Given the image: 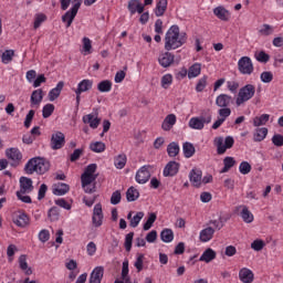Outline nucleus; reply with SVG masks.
Segmentation results:
<instances>
[{
  "label": "nucleus",
  "instance_id": "f257e3e1",
  "mask_svg": "<svg viewBox=\"0 0 283 283\" xmlns=\"http://www.w3.org/2000/svg\"><path fill=\"white\" fill-rule=\"evenodd\" d=\"M187 43V33H180V28L178 25H172L166 32L165 36V50L170 52V50H178Z\"/></svg>",
  "mask_w": 283,
  "mask_h": 283
},
{
  "label": "nucleus",
  "instance_id": "f03ea898",
  "mask_svg": "<svg viewBox=\"0 0 283 283\" xmlns=\"http://www.w3.org/2000/svg\"><path fill=\"white\" fill-rule=\"evenodd\" d=\"M24 171L29 176H32L34 171L35 174L43 175L46 171H50V161L42 157L31 158L24 166Z\"/></svg>",
  "mask_w": 283,
  "mask_h": 283
},
{
  "label": "nucleus",
  "instance_id": "7ed1b4c3",
  "mask_svg": "<svg viewBox=\"0 0 283 283\" xmlns=\"http://www.w3.org/2000/svg\"><path fill=\"white\" fill-rule=\"evenodd\" d=\"M255 96V86L253 84H247L245 86L241 87L237 97V107L247 103V101H251Z\"/></svg>",
  "mask_w": 283,
  "mask_h": 283
},
{
  "label": "nucleus",
  "instance_id": "20e7f679",
  "mask_svg": "<svg viewBox=\"0 0 283 283\" xmlns=\"http://www.w3.org/2000/svg\"><path fill=\"white\" fill-rule=\"evenodd\" d=\"M214 145L217 147V154L222 156L223 154H227V149H231L233 145H235V139L231 136H227L226 138L216 137Z\"/></svg>",
  "mask_w": 283,
  "mask_h": 283
},
{
  "label": "nucleus",
  "instance_id": "39448f33",
  "mask_svg": "<svg viewBox=\"0 0 283 283\" xmlns=\"http://www.w3.org/2000/svg\"><path fill=\"white\" fill-rule=\"evenodd\" d=\"M73 7L71 10L66 11L64 15H62L63 23H66V28H70L76 19V14H78V10L81 9V3L83 0H73Z\"/></svg>",
  "mask_w": 283,
  "mask_h": 283
},
{
  "label": "nucleus",
  "instance_id": "423d86ee",
  "mask_svg": "<svg viewBox=\"0 0 283 283\" xmlns=\"http://www.w3.org/2000/svg\"><path fill=\"white\" fill-rule=\"evenodd\" d=\"M151 169H154V166H151V165L143 166L136 172V176H135L136 182H138V185H145V184L149 182V178H151Z\"/></svg>",
  "mask_w": 283,
  "mask_h": 283
},
{
  "label": "nucleus",
  "instance_id": "0eeeda50",
  "mask_svg": "<svg viewBox=\"0 0 283 283\" xmlns=\"http://www.w3.org/2000/svg\"><path fill=\"white\" fill-rule=\"evenodd\" d=\"M238 70L240 74H247L248 76H251L253 74V61H251V57L249 56H242L238 61Z\"/></svg>",
  "mask_w": 283,
  "mask_h": 283
},
{
  "label": "nucleus",
  "instance_id": "6e6552de",
  "mask_svg": "<svg viewBox=\"0 0 283 283\" xmlns=\"http://www.w3.org/2000/svg\"><path fill=\"white\" fill-rule=\"evenodd\" d=\"M96 164H90L82 174L81 180H84L86 184L96 182V178H98V175H96Z\"/></svg>",
  "mask_w": 283,
  "mask_h": 283
},
{
  "label": "nucleus",
  "instance_id": "1a4fd4ad",
  "mask_svg": "<svg viewBox=\"0 0 283 283\" xmlns=\"http://www.w3.org/2000/svg\"><path fill=\"white\" fill-rule=\"evenodd\" d=\"M6 156L9 158V160H12V167H19L21 160H23V155L19 148H8L6 150Z\"/></svg>",
  "mask_w": 283,
  "mask_h": 283
},
{
  "label": "nucleus",
  "instance_id": "9d476101",
  "mask_svg": "<svg viewBox=\"0 0 283 283\" xmlns=\"http://www.w3.org/2000/svg\"><path fill=\"white\" fill-rule=\"evenodd\" d=\"M51 149H53L54 151H56V149H63V147L65 146V134H63L62 132H55L52 136H51Z\"/></svg>",
  "mask_w": 283,
  "mask_h": 283
},
{
  "label": "nucleus",
  "instance_id": "9b49d317",
  "mask_svg": "<svg viewBox=\"0 0 283 283\" xmlns=\"http://www.w3.org/2000/svg\"><path fill=\"white\" fill-rule=\"evenodd\" d=\"M103 275H105V268L96 266L90 274L88 283L103 282Z\"/></svg>",
  "mask_w": 283,
  "mask_h": 283
},
{
  "label": "nucleus",
  "instance_id": "f8f14e48",
  "mask_svg": "<svg viewBox=\"0 0 283 283\" xmlns=\"http://www.w3.org/2000/svg\"><path fill=\"white\" fill-rule=\"evenodd\" d=\"M34 191V186L32 185V180L28 177L20 178V190L19 193H32Z\"/></svg>",
  "mask_w": 283,
  "mask_h": 283
},
{
  "label": "nucleus",
  "instance_id": "ddd939ff",
  "mask_svg": "<svg viewBox=\"0 0 283 283\" xmlns=\"http://www.w3.org/2000/svg\"><path fill=\"white\" fill-rule=\"evenodd\" d=\"M92 221L94 227H101L103 224V206L101 203L95 205Z\"/></svg>",
  "mask_w": 283,
  "mask_h": 283
},
{
  "label": "nucleus",
  "instance_id": "4468645a",
  "mask_svg": "<svg viewBox=\"0 0 283 283\" xmlns=\"http://www.w3.org/2000/svg\"><path fill=\"white\" fill-rule=\"evenodd\" d=\"M176 57L174 54L169 52H164L159 54L158 63L159 65H161V67H171Z\"/></svg>",
  "mask_w": 283,
  "mask_h": 283
},
{
  "label": "nucleus",
  "instance_id": "2eb2a0df",
  "mask_svg": "<svg viewBox=\"0 0 283 283\" xmlns=\"http://www.w3.org/2000/svg\"><path fill=\"white\" fill-rule=\"evenodd\" d=\"M180 169V164L177 161H169L166 167L164 168V176L165 178L174 177L178 174Z\"/></svg>",
  "mask_w": 283,
  "mask_h": 283
},
{
  "label": "nucleus",
  "instance_id": "dca6fc26",
  "mask_svg": "<svg viewBox=\"0 0 283 283\" xmlns=\"http://www.w3.org/2000/svg\"><path fill=\"white\" fill-rule=\"evenodd\" d=\"M213 14L217 19H220V21H229L231 19V12L222 6L214 8Z\"/></svg>",
  "mask_w": 283,
  "mask_h": 283
},
{
  "label": "nucleus",
  "instance_id": "f3484780",
  "mask_svg": "<svg viewBox=\"0 0 283 283\" xmlns=\"http://www.w3.org/2000/svg\"><path fill=\"white\" fill-rule=\"evenodd\" d=\"M232 103H233V97H231V95L220 94L216 98L217 107H230Z\"/></svg>",
  "mask_w": 283,
  "mask_h": 283
},
{
  "label": "nucleus",
  "instance_id": "a211bd4d",
  "mask_svg": "<svg viewBox=\"0 0 283 283\" xmlns=\"http://www.w3.org/2000/svg\"><path fill=\"white\" fill-rule=\"evenodd\" d=\"M189 180L193 187H200L202 185V170L192 169L189 174Z\"/></svg>",
  "mask_w": 283,
  "mask_h": 283
},
{
  "label": "nucleus",
  "instance_id": "6ab92c4d",
  "mask_svg": "<svg viewBox=\"0 0 283 283\" xmlns=\"http://www.w3.org/2000/svg\"><path fill=\"white\" fill-rule=\"evenodd\" d=\"M176 120L177 118L175 114L167 115L161 124V128L164 129V132H171L174 125H176Z\"/></svg>",
  "mask_w": 283,
  "mask_h": 283
},
{
  "label": "nucleus",
  "instance_id": "aec40b11",
  "mask_svg": "<svg viewBox=\"0 0 283 283\" xmlns=\"http://www.w3.org/2000/svg\"><path fill=\"white\" fill-rule=\"evenodd\" d=\"M253 277V271L249 270V268H243L239 271V280L243 283H252Z\"/></svg>",
  "mask_w": 283,
  "mask_h": 283
},
{
  "label": "nucleus",
  "instance_id": "412c9836",
  "mask_svg": "<svg viewBox=\"0 0 283 283\" xmlns=\"http://www.w3.org/2000/svg\"><path fill=\"white\" fill-rule=\"evenodd\" d=\"M83 123L85 125H90V127L92 129H97L98 125H101V118H98V117L94 118L93 114H87V115L83 116Z\"/></svg>",
  "mask_w": 283,
  "mask_h": 283
},
{
  "label": "nucleus",
  "instance_id": "4be33fe9",
  "mask_svg": "<svg viewBox=\"0 0 283 283\" xmlns=\"http://www.w3.org/2000/svg\"><path fill=\"white\" fill-rule=\"evenodd\" d=\"M63 87H65V83L63 81L59 82L56 87L52 88L49 92V101L54 102L59 96H61V92H63Z\"/></svg>",
  "mask_w": 283,
  "mask_h": 283
},
{
  "label": "nucleus",
  "instance_id": "5701e85b",
  "mask_svg": "<svg viewBox=\"0 0 283 283\" xmlns=\"http://www.w3.org/2000/svg\"><path fill=\"white\" fill-rule=\"evenodd\" d=\"M217 253L213 249L208 248L199 258V262H206L209 264V262H213L216 260Z\"/></svg>",
  "mask_w": 283,
  "mask_h": 283
},
{
  "label": "nucleus",
  "instance_id": "b1692460",
  "mask_svg": "<svg viewBox=\"0 0 283 283\" xmlns=\"http://www.w3.org/2000/svg\"><path fill=\"white\" fill-rule=\"evenodd\" d=\"M43 102V90L38 88L32 92L31 94V107H34V105H41Z\"/></svg>",
  "mask_w": 283,
  "mask_h": 283
},
{
  "label": "nucleus",
  "instance_id": "393cba45",
  "mask_svg": "<svg viewBox=\"0 0 283 283\" xmlns=\"http://www.w3.org/2000/svg\"><path fill=\"white\" fill-rule=\"evenodd\" d=\"M213 233H216V230L211 227H208L200 231L199 240L202 242H209L213 238Z\"/></svg>",
  "mask_w": 283,
  "mask_h": 283
},
{
  "label": "nucleus",
  "instance_id": "a878e982",
  "mask_svg": "<svg viewBox=\"0 0 283 283\" xmlns=\"http://www.w3.org/2000/svg\"><path fill=\"white\" fill-rule=\"evenodd\" d=\"M92 85H94V82L92 80H83L78 83L75 92H77V94H83V92H90V90H92Z\"/></svg>",
  "mask_w": 283,
  "mask_h": 283
},
{
  "label": "nucleus",
  "instance_id": "bb28decb",
  "mask_svg": "<svg viewBox=\"0 0 283 283\" xmlns=\"http://www.w3.org/2000/svg\"><path fill=\"white\" fill-rule=\"evenodd\" d=\"M19 266L24 274L32 275V268L28 266V256L25 254L19 256Z\"/></svg>",
  "mask_w": 283,
  "mask_h": 283
},
{
  "label": "nucleus",
  "instance_id": "cd10ccee",
  "mask_svg": "<svg viewBox=\"0 0 283 283\" xmlns=\"http://www.w3.org/2000/svg\"><path fill=\"white\" fill-rule=\"evenodd\" d=\"M182 151H184L185 158H191L196 154V147L193 146V144L189 142H185L182 144Z\"/></svg>",
  "mask_w": 283,
  "mask_h": 283
},
{
  "label": "nucleus",
  "instance_id": "c85d7f7f",
  "mask_svg": "<svg viewBox=\"0 0 283 283\" xmlns=\"http://www.w3.org/2000/svg\"><path fill=\"white\" fill-rule=\"evenodd\" d=\"M14 224H17V227H21L22 229L28 227V224H30V217H28L27 213H20L14 220H13Z\"/></svg>",
  "mask_w": 283,
  "mask_h": 283
},
{
  "label": "nucleus",
  "instance_id": "c756f323",
  "mask_svg": "<svg viewBox=\"0 0 283 283\" xmlns=\"http://www.w3.org/2000/svg\"><path fill=\"white\" fill-rule=\"evenodd\" d=\"M268 134H269V128L266 127L256 128L254 132L253 139L255 143H262V140L266 138Z\"/></svg>",
  "mask_w": 283,
  "mask_h": 283
},
{
  "label": "nucleus",
  "instance_id": "7c9ffc66",
  "mask_svg": "<svg viewBox=\"0 0 283 283\" xmlns=\"http://www.w3.org/2000/svg\"><path fill=\"white\" fill-rule=\"evenodd\" d=\"M200 72H202V65L200 63H195L188 70V78H196V76H200Z\"/></svg>",
  "mask_w": 283,
  "mask_h": 283
},
{
  "label": "nucleus",
  "instance_id": "2f4dec72",
  "mask_svg": "<svg viewBox=\"0 0 283 283\" xmlns=\"http://www.w3.org/2000/svg\"><path fill=\"white\" fill-rule=\"evenodd\" d=\"M241 211V218L243 222H247V224H251L253 222V213L249 211V208L247 206H240Z\"/></svg>",
  "mask_w": 283,
  "mask_h": 283
},
{
  "label": "nucleus",
  "instance_id": "473e14b6",
  "mask_svg": "<svg viewBox=\"0 0 283 283\" xmlns=\"http://www.w3.org/2000/svg\"><path fill=\"white\" fill-rule=\"evenodd\" d=\"M139 197L140 192H138V189H135L134 186L128 188V190L126 191V199L128 202H136Z\"/></svg>",
  "mask_w": 283,
  "mask_h": 283
},
{
  "label": "nucleus",
  "instance_id": "72a5a7b5",
  "mask_svg": "<svg viewBox=\"0 0 283 283\" xmlns=\"http://www.w3.org/2000/svg\"><path fill=\"white\" fill-rule=\"evenodd\" d=\"M189 127L190 129H205V124L202 122V117H192L189 120Z\"/></svg>",
  "mask_w": 283,
  "mask_h": 283
},
{
  "label": "nucleus",
  "instance_id": "f704fd0d",
  "mask_svg": "<svg viewBox=\"0 0 283 283\" xmlns=\"http://www.w3.org/2000/svg\"><path fill=\"white\" fill-rule=\"evenodd\" d=\"M167 12V0H158L157 6L155 8L156 17H163Z\"/></svg>",
  "mask_w": 283,
  "mask_h": 283
},
{
  "label": "nucleus",
  "instance_id": "c9c22d12",
  "mask_svg": "<svg viewBox=\"0 0 283 283\" xmlns=\"http://www.w3.org/2000/svg\"><path fill=\"white\" fill-rule=\"evenodd\" d=\"M167 151H168V156H170V158H176V156H178V154H180V146L178 145V143L172 142L168 145Z\"/></svg>",
  "mask_w": 283,
  "mask_h": 283
},
{
  "label": "nucleus",
  "instance_id": "e433bc0d",
  "mask_svg": "<svg viewBox=\"0 0 283 283\" xmlns=\"http://www.w3.org/2000/svg\"><path fill=\"white\" fill-rule=\"evenodd\" d=\"M122 280L124 282L132 283V279L129 277V261L128 260H125L123 262Z\"/></svg>",
  "mask_w": 283,
  "mask_h": 283
},
{
  "label": "nucleus",
  "instance_id": "4c0bfd02",
  "mask_svg": "<svg viewBox=\"0 0 283 283\" xmlns=\"http://www.w3.org/2000/svg\"><path fill=\"white\" fill-rule=\"evenodd\" d=\"M160 238L163 242L169 243L174 242V230L172 229H164L160 232Z\"/></svg>",
  "mask_w": 283,
  "mask_h": 283
},
{
  "label": "nucleus",
  "instance_id": "58836bf2",
  "mask_svg": "<svg viewBox=\"0 0 283 283\" xmlns=\"http://www.w3.org/2000/svg\"><path fill=\"white\" fill-rule=\"evenodd\" d=\"M82 181V189H84L85 193H96V181L85 182Z\"/></svg>",
  "mask_w": 283,
  "mask_h": 283
},
{
  "label": "nucleus",
  "instance_id": "ea45409f",
  "mask_svg": "<svg viewBox=\"0 0 283 283\" xmlns=\"http://www.w3.org/2000/svg\"><path fill=\"white\" fill-rule=\"evenodd\" d=\"M97 90H98V92H102V93L112 92V81L104 80V81L99 82L97 84Z\"/></svg>",
  "mask_w": 283,
  "mask_h": 283
},
{
  "label": "nucleus",
  "instance_id": "a19ab883",
  "mask_svg": "<svg viewBox=\"0 0 283 283\" xmlns=\"http://www.w3.org/2000/svg\"><path fill=\"white\" fill-rule=\"evenodd\" d=\"M125 165H127V155L120 154L115 158V167L116 169H124Z\"/></svg>",
  "mask_w": 283,
  "mask_h": 283
},
{
  "label": "nucleus",
  "instance_id": "79ce46f5",
  "mask_svg": "<svg viewBox=\"0 0 283 283\" xmlns=\"http://www.w3.org/2000/svg\"><path fill=\"white\" fill-rule=\"evenodd\" d=\"M70 191V185L59 184L57 187L53 190L54 196H65Z\"/></svg>",
  "mask_w": 283,
  "mask_h": 283
},
{
  "label": "nucleus",
  "instance_id": "37998d69",
  "mask_svg": "<svg viewBox=\"0 0 283 283\" xmlns=\"http://www.w3.org/2000/svg\"><path fill=\"white\" fill-rule=\"evenodd\" d=\"M90 149L95 154H103V151H105V143L103 142L91 143Z\"/></svg>",
  "mask_w": 283,
  "mask_h": 283
},
{
  "label": "nucleus",
  "instance_id": "c03bdc74",
  "mask_svg": "<svg viewBox=\"0 0 283 283\" xmlns=\"http://www.w3.org/2000/svg\"><path fill=\"white\" fill-rule=\"evenodd\" d=\"M269 118H271V115H269V114H263L260 117H254V119H253L254 127H260L262 125H266V123H269Z\"/></svg>",
  "mask_w": 283,
  "mask_h": 283
},
{
  "label": "nucleus",
  "instance_id": "a18cd8bd",
  "mask_svg": "<svg viewBox=\"0 0 283 283\" xmlns=\"http://www.w3.org/2000/svg\"><path fill=\"white\" fill-rule=\"evenodd\" d=\"M143 218H145V212L143 211L137 212L136 216H134L130 219L129 227H132L133 229H136V227L140 224V220H143Z\"/></svg>",
  "mask_w": 283,
  "mask_h": 283
},
{
  "label": "nucleus",
  "instance_id": "49530a36",
  "mask_svg": "<svg viewBox=\"0 0 283 283\" xmlns=\"http://www.w3.org/2000/svg\"><path fill=\"white\" fill-rule=\"evenodd\" d=\"M224 167L221 170V174H227L235 165V159L233 157H226L223 159Z\"/></svg>",
  "mask_w": 283,
  "mask_h": 283
},
{
  "label": "nucleus",
  "instance_id": "de8ad7c7",
  "mask_svg": "<svg viewBox=\"0 0 283 283\" xmlns=\"http://www.w3.org/2000/svg\"><path fill=\"white\" fill-rule=\"evenodd\" d=\"M60 210L57 207H52L48 212V218L51 222H56L59 220Z\"/></svg>",
  "mask_w": 283,
  "mask_h": 283
},
{
  "label": "nucleus",
  "instance_id": "09e8293b",
  "mask_svg": "<svg viewBox=\"0 0 283 283\" xmlns=\"http://www.w3.org/2000/svg\"><path fill=\"white\" fill-rule=\"evenodd\" d=\"M13 56L14 50H6L1 55V61L4 64L11 63Z\"/></svg>",
  "mask_w": 283,
  "mask_h": 283
},
{
  "label": "nucleus",
  "instance_id": "8fccbe9b",
  "mask_svg": "<svg viewBox=\"0 0 283 283\" xmlns=\"http://www.w3.org/2000/svg\"><path fill=\"white\" fill-rule=\"evenodd\" d=\"M171 83H174V76L171 74H166L161 77V87L164 90H169Z\"/></svg>",
  "mask_w": 283,
  "mask_h": 283
},
{
  "label": "nucleus",
  "instance_id": "3c124183",
  "mask_svg": "<svg viewBox=\"0 0 283 283\" xmlns=\"http://www.w3.org/2000/svg\"><path fill=\"white\" fill-rule=\"evenodd\" d=\"M54 114V104H46L42 108L43 118H50V116Z\"/></svg>",
  "mask_w": 283,
  "mask_h": 283
},
{
  "label": "nucleus",
  "instance_id": "603ef678",
  "mask_svg": "<svg viewBox=\"0 0 283 283\" xmlns=\"http://www.w3.org/2000/svg\"><path fill=\"white\" fill-rule=\"evenodd\" d=\"M156 213L151 212L147 219V221L144 223V231H149L151 227H154V222H156Z\"/></svg>",
  "mask_w": 283,
  "mask_h": 283
},
{
  "label": "nucleus",
  "instance_id": "864d4df0",
  "mask_svg": "<svg viewBox=\"0 0 283 283\" xmlns=\"http://www.w3.org/2000/svg\"><path fill=\"white\" fill-rule=\"evenodd\" d=\"M82 43L84 54H92V40L90 38H83Z\"/></svg>",
  "mask_w": 283,
  "mask_h": 283
},
{
  "label": "nucleus",
  "instance_id": "5fc2aeb1",
  "mask_svg": "<svg viewBox=\"0 0 283 283\" xmlns=\"http://www.w3.org/2000/svg\"><path fill=\"white\" fill-rule=\"evenodd\" d=\"M48 17L43 13H39L35 15L33 28L34 30H39L41 28V23H44L46 21Z\"/></svg>",
  "mask_w": 283,
  "mask_h": 283
},
{
  "label": "nucleus",
  "instance_id": "6e6d98bb",
  "mask_svg": "<svg viewBox=\"0 0 283 283\" xmlns=\"http://www.w3.org/2000/svg\"><path fill=\"white\" fill-rule=\"evenodd\" d=\"M133 242H134V232H129L128 234H126L125 243H124V247L127 252L132 251Z\"/></svg>",
  "mask_w": 283,
  "mask_h": 283
},
{
  "label": "nucleus",
  "instance_id": "4d7b16f0",
  "mask_svg": "<svg viewBox=\"0 0 283 283\" xmlns=\"http://www.w3.org/2000/svg\"><path fill=\"white\" fill-rule=\"evenodd\" d=\"M239 171L243 176L251 174V164H249L248 161H242L239 166Z\"/></svg>",
  "mask_w": 283,
  "mask_h": 283
},
{
  "label": "nucleus",
  "instance_id": "13d9d810",
  "mask_svg": "<svg viewBox=\"0 0 283 283\" xmlns=\"http://www.w3.org/2000/svg\"><path fill=\"white\" fill-rule=\"evenodd\" d=\"M264 247H266V243H264V241L260 239H256L251 243V249H253V251H262Z\"/></svg>",
  "mask_w": 283,
  "mask_h": 283
},
{
  "label": "nucleus",
  "instance_id": "bf43d9fd",
  "mask_svg": "<svg viewBox=\"0 0 283 283\" xmlns=\"http://www.w3.org/2000/svg\"><path fill=\"white\" fill-rule=\"evenodd\" d=\"M255 59L259 61V63H269L271 56L266 54V52L260 51L258 54H255Z\"/></svg>",
  "mask_w": 283,
  "mask_h": 283
},
{
  "label": "nucleus",
  "instance_id": "052dcab7",
  "mask_svg": "<svg viewBox=\"0 0 283 283\" xmlns=\"http://www.w3.org/2000/svg\"><path fill=\"white\" fill-rule=\"evenodd\" d=\"M139 3H140V0H129L128 1L127 8H128V11L130 12V14H136V10H137Z\"/></svg>",
  "mask_w": 283,
  "mask_h": 283
},
{
  "label": "nucleus",
  "instance_id": "680f3d73",
  "mask_svg": "<svg viewBox=\"0 0 283 283\" xmlns=\"http://www.w3.org/2000/svg\"><path fill=\"white\" fill-rule=\"evenodd\" d=\"M259 33L263 36H269L270 34H273V27H271L270 24H263L259 30Z\"/></svg>",
  "mask_w": 283,
  "mask_h": 283
},
{
  "label": "nucleus",
  "instance_id": "e2e57ef3",
  "mask_svg": "<svg viewBox=\"0 0 283 283\" xmlns=\"http://www.w3.org/2000/svg\"><path fill=\"white\" fill-rule=\"evenodd\" d=\"M262 83H271L273 81V73L271 71H264L260 76Z\"/></svg>",
  "mask_w": 283,
  "mask_h": 283
},
{
  "label": "nucleus",
  "instance_id": "0e129e2a",
  "mask_svg": "<svg viewBox=\"0 0 283 283\" xmlns=\"http://www.w3.org/2000/svg\"><path fill=\"white\" fill-rule=\"evenodd\" d=\"M218 114H219L220 118H223V120H227V118H229V116H231V108L220 107V109L218 111Z\"/></svg>",
  "mask_w": 283,
  "mask_h": 283
},
{
  "label": "nucleus",
  "instance_id": "69168bd1",
  "mask_svg": "<svg viewBox=\"0 0 283 283\" xmlns=\"http://www.w3.org/2000/svg\"><path fill=\"white\" fill-rule=\"evenodd\" d=\"M205 87H207V76H203L198 81L196 92H203Z\"/></svg>",
  "mask_w": 283,
  "mask_h": 283
},
{
  "label": "nucleus",
  "instance_id": "338daca9",
  "mask_svg": "<svg viewBox=\"0 0 283 283\" xmlns=\"http://www.w3.org/2000/svg\"><path fill=\"white\" fill-rule=\"evenodd\" d=\"M272 143L275 147H283V136L281 134H276L272 137Z\"/></svg>",
  "mask_w": 283,
  "mask_h": 283
},
{
  "label": "nucleus",
  "instance_id": "774afa93",
  "mask_svg": "<svg viewBox=\"0 0 283 283\" xmlns=\"http://www.w3.org/2000/svg\"><path fill=\"white\" fill-rule=\"evenodd\" d=\"M120 198H122L120 190H116L115 192H113L111 197V205H119Z\"/></svg>",
  "mask_w": 283,
  "mask_h": 283
}]
</instances>
